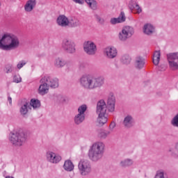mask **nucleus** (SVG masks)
Instances as JSON below:
<instances>
[{
    "label": "nucleus",
    "instance_id": "nucleus-1",
    "mask_svg": "<svg viewBox=\"0 0 178 178\" xmlns=\"http://www.w3.org/2000/svg\"><path fill=\"white\" fill-rule=\"evenodd\" d=\"M20 47V40L17 36L10 33H0V49L3 51H13Z\"/></svg>",
    "mask_w": 178,
    "mask_h": 178
},
{
    "label": "nucleus",
    "instance_id": "nucleus-2",
    "mask_svg": "<svg viewBox=\"0 0 178 178\" xmlns=\"http://www.w3.org/2000/svg\"><path fill=\"white\" fill-rule=\"evenodd\" d=\"M79 82L81 86L86 90H95L104 86L105 79L102 76L94 77L86 74L81 77Z\"/></svg>",
    "mask_w": 178,
    "mask_h": 178
},
{
    "label": "nucleus",
    "instance_id": "nucleus-3",
    "mask_svg": "<svg viewBox=\"0 0 178 178\" xmlns=\"http://www.w3.org/2000/svg\"><path fill=\"white\" fill-rule=\"evenodd\" d=\"M106 103L104 100H100L97 103V114L98 118L97 122L99 126H104L108 122V114L106 113Z\"/></svg>",
    "mask_w": 178,
    "mask_h": 178
},
{
    "label": "nucleus",
    "instance_id": "nucleus-4",
    "mask_svg": "<svg viewBox=\"0 0 178 178\" xmlns=\"http://www.w3.org/2000/svg\"><path fill=\"white\" fill-rule=\"evenodd\" d=\"M105 145L102 142H97L94 143L89 150V158L92 161H98L102 158Z\"/></svg>",
    "mask_w": 178,
    "mask_h": 178
},
{
    "label": "nucleus",
    "instance_id": "nucleus-5",
    "mask_svg": "<svg viewBox=\"0 0 178 178\" xmlns=\"http://www.w3.org/2000/svg\"><path fill=\"white\" fill-rule=\"evenodd\" d=\"M10 140L13 145L21 147L24 143H26V135L23 132H15L11 134Z\"/></svg>",
    "mask_w": 178,
    "mask_h": 178
},
{
    "label": "nucleus",
    "instance_id": "nucleus-6",
    "mask_svg": "<svg viewBox=\"0 0 178 178\" xmlns=\"http://www.w3.org/2000/svg\"><path fill=\"white\" fill-rule=\"evenodd\" d=\"M86 111H87V106L86 104H83L79 107V113L74 117V122L76 124H80V123H83V122H84V119H86V115L84 114Z\"/></svg>",
    "mask_w": 178,
    "mask_h": 178
},
{
    "label": "nucleus",
    "instance_id": "nucleus-7",
    "mask_svg": "<svg viewBox=\"0 0 178 178\" xmlns=\"http://www.w3.org/2000/svg\"><path fill=\"white\" fill-rule=\"evenodd\" d=\"M78 168L82 176H86L91 172V165L87 160H82L79 162Z\"/></svg>",
    "mask_w": 178,
    "mask_h": 178
},
{
    "label": "nucleus",
    "instance_id": "nucleus-8",
    "mask_svg": "<svg viewBox=\"0 0 178 178\" xmlns=\"http://www.w3.org/2000/svg\"><path fill=\"white\" fill-rule=\"evenodd\" d=\"M133 35V28L130 26H124L121 32L119 33L118 38L120 41H126Z\"/></svg>",
    "mask_w": 178,
    "mask_h": 178
},
{
    "label": "nucleus",
    "instance_id": "nucleus-9",
    "mask_svg": "<svg viewBox=\"0 0 178 178\" xmlns=\"http://www.w3.org/2000/svg\"><path fill=\"white\" fill-rule=\"evenodd\" d=\"M62 47L65 51H67L70 54L76 52V43L72 39H64Z\"/></svg>",
    "mask_w": 178,
    "mask_h": 178
},
{
    "label": "nucleus",
    "instance_id": "nucleus-10",
    "mask_svg": "<svg viewBox=\"0 0 178 178\" xmlns=\"http://www.w3.org/2000/svg\"><path fill=\"white\" fill-rule=\"evenodd\" d=\"M83 49L88 55H95L97 52V45L91 41H87L83 44Z\"/></svg>",
    "mask_w": 178,
    "mask_h": 178
},
{
    "label": "nucleus",
    "instance_id": "nucleus-11",
    "mask_svg": "<svg viewBox=\"0 0 178 178\" xmlns=\"http://www.w3.org/2000/svg\"><path fill=\"white\" fill-rule=\"evenodd\" d=\"M170 67L178 69V53H172L167 55Z\"/></svg>",
    "mask_w": 178,
    "mask_h": 178
},
{
    "label": "nucleus",
    "instance_id": "nucleus-12",
    "mask_svg": "<svg viewBox=\"0 0 178 178\" xmlns=\"http://www.w3.org/2000/svg\"><path fill=\"white\" fill-rule=\"evenodd\" d=\"M47 83L51 88H56L59 86L58 79L50 76H44L40 80V83Z\"/></svg>",
    "mask_w": 178,
    "mask_h": 178
},
{
    "label": "nucleus",
    "instance_id": "nucleus-13",
    "mask_svg": "<svg viewBox=\"0 0 178 178\" xmlns=\"http://www.w3.org/2000/svg\"><path fill=\"white\" fill-rule=\"evenodd\" d=\"M104 55L108 59H113V58H116V56H118V50L115 47H106L104 49Z\"/></svg>",
    "mask_w": 178,
    "mask_h": 178
},
{
    "label": "nucleus",
    "instance_id": "nucleus-14",
    "mask_svg": "<svg viewBox=\"0 0 178 178\" xmlns=\"http://www.w3.org/2000/svg\"><path fill=\"white\" fill-rule=\"evenodd\" d=\"M47 161H49V162H51V163H58L60 162V160L62 159V157H60V156L52 152H48L47 154Z\"/></svg>",
    "mask_w": 178,
    "mask_h": 178
},
{
    "label": "nucleus",
    "instance_id": "nucleus-15",
    "mask_svg": "<svg viewBox=\"0 0 178 178\" xmlns=\"http://www.w3.org/2000/svg\"><path fill=\"white\" fill-rule=\"evenodd\" d=\"M57 24L61 27H67L69 26V19L65 15H60L57 18Z\"/></svg>",
    "mask_w": 178,
    "mask_h": 178
},
{
    "label": "nucleus",
    "instance_id": "nucleus-16",
    "mask_svg": "<svg viewBox=\"0 0 178 178\" xmlns=\"http://www.w3.org/2000/svg\"><path fill=\"white\" fill-rule=\"evenodd\" d=\"M111 24H118V23H123V22H126V15L124 13L121 12L120 16L118 18H112L111 19Z\"/></svg>",
    "mask_w": 178,
    "mask_h": 178
},
{
    "label": "nucleus",
    "instance_id": "nucleus-17",
    "mask_svg": "<svg viewBox=\"0 0 178 178\" xmlns=\"http://www.w3.org/2000/svg\"><path fill=\"white\" fill-rule=\"evenodd\" d=\"M129 8L131 12H136V13H141V8L140 6L137 4V2L135 1H131L129 4Z\"/></svg>",
    "mask_w": 178,
    "mask_h": 178
},
{
    "label": "nucleus",
    "instance_id": "nucleus-18",
    "mask_svg": "<svg viewBox=\"0 0 178 178\" xmlns=\"http://www.w3.org/2000/svg\"><path fill=\"white\" fill-rule=\"evenodd\" d=\"M42 83L39 87V94L41 95H45L49 91V86L47 82H42Z\"/></svg>",
    "mask_w": 178,
    "mask_h": 178
},
{
    "label": "nucleus",
    "instance_id": "nucleus-19",
    "mask_svg": "<svg viewBox=\"0 0 178 178\" xmlns=\"http://www.w3.org/2000/svg\"><path fill=\"white\" fill-rule=\"evenodd\" d=\"M115 97L111 96V97L108 98V102H107V105H108V109L109 112H114L115 111Z\"/></svg>",
    "mask_w": 178,
    "mask_h": 178
},
{
    "label": "nucleus",
    "instance_id": "nucleus-20",
    "mask_svg": "<svg viewBox=\"0 0 178 178\" xmlns=\"http://www.w3.org/2000/svg\"><path fill=\"white\" fill-rule=\"evenodd\" d=\"M34 6H35V0H29L25 4L24 9L26 12H31L34 9Z\"/></svg>",
    "mask_w": 178,
    "mask_h": 178
},
{
    "label": "nucleus",
    "instance_id": "nucleus-21",
    "mask_svg": "<svg viewBox=\"0 0 178 178\" xmlns=\"http://www.w3.org/2000/svg\"><path fill=\"white\" fill-rule=\"evenodd\" d=\"M144 65H145V62L144 61V58L143 57L138 56L135 60V66L137 69H143L144 67Z\"/></svg>",
    "mask_w": 178,
    "mask_h": 178
},
{
    "label": "nucleus",
    "instance_id": "nucleus-22",
    "mask_svg": "<svg viewBox=\"0 0 178 178\" xmlns=\"http://www.w3.org/2000/svg\"><path fill=\"white\" fill-rule=\"evenodd\" d=\"M68 26L70 27H77L80 26V21L76 17H72L70 19H68Z\"/></svg>",
    "mask_w": 178,
    "mask_h": 178
},
{
    "label": "nucleus",
    "instance_id": "nucleus-23",
    "mask_svg": "<svg viewBox=\"0 0 178 178\" xmlns=\"http://www.w3.org/2000/svg\"><path fill=\"white\" fill-rule=\"evenodd\" d=\"M159 60H161V51H156L153 56V63L156 66L159 65Z\"/></svg>",
    "mask_w": 178,
    "mask_h": 178
},
{
    "label": "nucleus",
    "instance_id": "nucleus-24",
    "mask_svg": "<svg viewBox=\"0 0 178 178\" xmlns=\"http://www.w3.org/2000/svg\"><path fill=\"white\" fill-rule=\"evenodd\" d=\"M63 168L65 170H67V172H72V170L74 169V165H73V163H72V161L67 160L65 161Z\"/></svg>",
    "mask_w": 178,
    "mask_h": 178
},
{
    "label": "nucleus",
    "instance_id": "nucleus-25",
    "mask_svg": "<svg viewBox=\"0 0 178 178\" xmlns=\"http://www.w3.org/2000/svg\"><path fill=\"white\" fill-rule=\"evenodd\" d=\"M123 124L125 127H131L133 126V118L130 115L125 117Z\"/></svg>",
    "mask_w": 178,
    "mask_h": 178
},
{
    "label": "nucleus",
    "instance_id": "nucleus-26",
    "mask_svg": "<svg viewBox=\"0 0 178 178\" xmlns=\"http://www.w3.org/2000/svg\"><path fill=\"white\" fill-rule=\"evenodd\" d=\"M143 31L145 34L149 35V34H152V33H154V26L151 24H147L143 27Z\"/></svg>",
    "mask_w": 178,
    "mask_h": 178
},
{
    "label": "nucleus",
    "instance_id": "nucleus-27",
    "mask_svg": "<svg viewBox=\"0 0 178 178\" xmlns=\"http://www.w3.org/2000/svg\"><path fill=\"white\" fill-rule=\"evenodd\" d=\"M29 109H31L30 104L26 103L20 108V113L22 115H26L29 112Z\"/></svg>",
    "mask_w": 178,
    "mask_h": 178
},
{
    "label": "nucleus",
    "instance_id": "nucleus-28",
    "mask_svg": "<svg viewBox=\"0 0 178 178\" xmlns=\"http://www.w3.org/2000/svg\"><path fill=\"white\" fill-rule=\"evenodd\" d=\"M29 105L30 106H32L33 109H37L38 108H40V106H41V103L39 102L38 99H32Z\"/></svg>",
    "mask_w": 178,
    "mask_h": 178
},
{
    "label": "nucleus",
    "instance_id": "nucleus-29",
    "mask_svg": "<svg viewBox=\"0 0 178 178\" xmlns=\"http://www.w3.org/2000/svg\"><path fill=\"white\" fill-rule=\"evenodd\" d=\"M85 1L90 9H92L93 10L97 9V1L95 0H85Z\"/></svg>",
    "mask_w": 178,
    "mask_h": 178
},
{
    "label": "nucleus",
    "instance_id": "nucleus-30",
    "mask_svg": "<svg viewBox=\"0 0 178 178\" xmlns=\"http://www.w3.org/2000/svg\"><path fill=\"white\" fill-rule=\"evenodd\" d=\"M109 134H111V131H106V130H100L99 132V137H100V138H106V137H108V136H109Z\"/></svg>",
    "mask_w": 178,
    "mask_h": 178
},
{
    "label": "nucleus",
    "instance_id": "nucleus-31",
    "mask_svg": "<svg viewBox=\"0 0 178 178\" xmlns=\"http://www.w3.org/2000/svg\"><path fill=\"white\" fill-rule=\"evenodd\" d=\"M133 165V161L131 159H126L120 162V166L122 168H126L127 166H131Z\"/></svg>",
    "mask_w": 178,
    "mask_h": 178
},
{
    "label": "nucleus",
    "instance_id": "nucleus-32",
    "mask_svg": "<svg viewBox=\"0 0 178 178\" xmlns=\"http://www.w3.org/2000/svg\"><path fill=\"white\" fill-rule=\"evenodd\" d=\"M65 65H66V62L63 60L61 58H58L56 59L55 66L56 67H63Z\"/></svg>",
    "mask_w": 178,
    "mask_h": 178
},
{
    "label": "nucleus",
    "instance_id": "nucleus-33",
    "mask_svg": "<svg viewBox=\"0 0 178 178\" xmlns=\"http://www.w3.org/2000/svg\"><path fill=\"white\" fill-rule=\"evenodd\" d=\"M131 60V59L130 58V56H129V55H124L122 58V62L124 63L125 65H129Z\"/></svg>",
    "mask_w": 178,
    "mask_h": 178
},
{
    "label": "nucleus",
    "instance_id": "nucleus-34",
    "mask_svg": "<svg viewBox=\"0 0 178 178\" xmlns=\"http://www.w3.org/2000/svg\"><path fill=\"white\" fill-rule=\"evenodd\" d=\"M14 83H22V77L19 75H15L13 77Z\"/></svg>",
    "mask_w": 178,
    "mask_h": 178
},
{
    "label": "nucleus",
    "instance_id": "nucleus-35",
    "mask_svg": "<svg viewBox=\"0 0 178 178\" xmlns=\"http://www.w3.org/2000/svg\"><path fill=\"white\" fill-rule=\"evenodd\" d=\"M26 63H27L24 60L20 61L17 65V69H22V67H23V66H24Z\"/></svg>",
    "mask_w": 178,
    "mask_h": 178
},
{
    "label": "nucleus",
    "instance_id": "nucleus-36",
    "mask_svg": "<svg viewBox=\"0 0 178 178\" xmlns=\"http://www.w3.org/2000/svg\"><path fill=\"white\" fill-rule=\"evenodd\" d=\"M115 127H116V123H115L114 122H111L110 126H109V130L110 131H113V129H115Z\"/></svg>",
    "mask_w": 178,
    "mask_h": 178
},
{
    "label": "nucleus",
    "instance_id": "nucleus-37",
    "mask_svg": "<svg viewBox=\"0 0 178 178\" xmlns=\"http://www.w3.org/2000/svg\"><path fill=\"white\" fill-rule=\"evenodd\" d=\"M95 17H96V19H97V21L99 22V23H101V24H102V23H104V19H102L100 16H99V15H95Z\"/></svg>",
    "mask_w": 178,
    "mask_h": 178
},
{
    "label": "nucleus",
    "instance_id": "nucleus-38",
    "mask_svg": "<svg viewBox=\"0 0 178 178\" xmlns=\"http://www.w3.org/2000/svg\"><path fill=\"white\" fill-rule=\"evenodd\" d=\"M12 72V66L8 65L6 67V73H11Z\"/></svg>",
    "mask_w": 178,
    "mask_h": 178
},
{
    "label": "nucleus",
    "instance_id": "nucleus-39",
    "mask_svg": "<svg viewBox=\"0 0 178 178\" xmlns=\"http://www.w3.org/2000/svg\"><path fill=\"white\" fill-rule=\"evenodd\" d=\"M75 3H79V5H83L84 3V0H72Z\"/></svg>",
    "mask_w": 178,
    "mask_h": 178
},
{
    "label": "nucleus",
    "instance_id": "nucleus-40",
    "mask_svg": "<svg viewBox=\"0 0 178 178\" xmlns=\"http://www.w3.org/2000/svg\"><path fill=\"white\" fill-rule=\"evenodd\" d=\"M8 102L9 104H12V97H8Z\"/></svg>",
    "mask_w": 178,
    "mask_h": 178
},
{
    "label": "nucleus",
    "instance_id": "nucleus-41",
    "mask_svg": "<svg viewBox=\"0 0 178 178\" xmlns=\"http://www.w3.org/2000/svg\"><path fill=\"white\" fill-rule=\"evenodd\" d=\"M6 178H13V177L8 176V177H6Z\"/></svg>",
    "mask_w": 178,
    "mask_h": 178
}]
</instances>
